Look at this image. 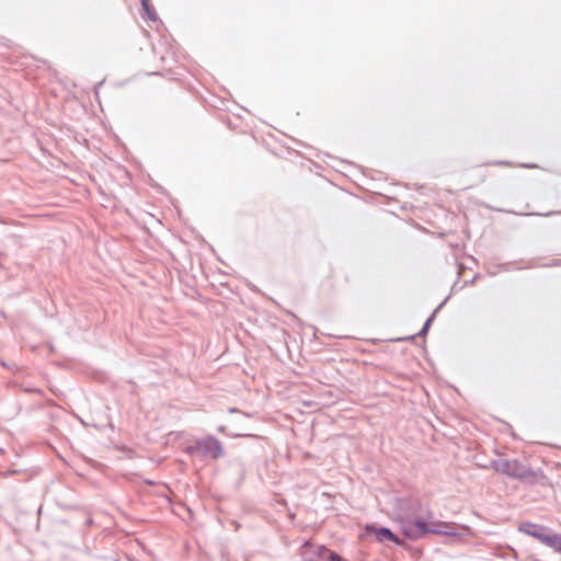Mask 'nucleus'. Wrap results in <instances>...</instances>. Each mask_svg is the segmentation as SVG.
I'll list each match as a JSON object with an SVG mask.
<instances>
[{"instance_id":"nucleus-1","label":"nucleus","mask_w":561,"mask_h":561,"mask_svg":"<svg viewBox=\"0 0 561 561\" xmlns=\"http://www.w3.org/2000/svg\"><path fill=\"white\" fill-rule=\"evenodd\" d=\"M401 529L410 539H419L426 534L450 535L454 527L442 520H402Z\"/></svg>"},{"instance_id":"nucleus-2","label":"nucleus","mask_w":561,"mask_h":561,"mask_svg":"<svg viewBox=\"0 0 561 561\" xmlns=\"http://www.w3.org/2000/svg\"><path fill=\"white\" fill-rule=\"evenodd\" d=\"M188 451L199 454L203 457L218 458L222 455V447L219 440L214 437H207L188 448Z\"/></svg>"},{"instance_id":"nucleus-3","label":"nucleus","mask_w":561,"mask_h":561,"mask_svg":"<svg viewBox=\"0 0 561 561\" xmlns=\"http://www.w3.org/2000/svg\"><path fill=\"white\" fill-rule=\"evenodd\" d=\"M518 530L533 538H536L543 545L547 543L548 538L552 535V533H550L547 527L529 522L522 523L518 527Z\"/></svg>"},{"instance_id":"nucleus-4","label":"nucleus","mask_w":561,"mask_h":561,"mask_svg":"<svg viewBox=\"0 0 561 561\" xmlns=\"http://www.w3.org/2000/svg\"><path fill=\"white\" fill-rule=\"evenodd\" d=\"M365 533L366 535H374L376 540L380 542L385 540H390L397 545L401 543L400 539L388 528H377L375 526L368 525L365 527Z\"/></svg>"},{"instance_id":"nucleus-5","label":"nucleus","mask_w":561,"mask_h":561,"mask_svg":"<svg viewBox=\"0 0 561 561\" xmlns=\"http://www.w3.org/2000/svg\"><path fill=\"white\" fill-rule=\"evenodd\" d=\"M497 470L512 477H522L524 474V468L515 460L499 462Z\"/></svg>"},{"instance_id":"nucleus-6","label":"nucleus","mask_w":561,"mask_h":561,"mask_svg":"<svg viewBox=\"0 0 561 561\" xmlns=\"http://www.w3.org/2000/svg\"><path fill=\"white\" fill-rule=\"evenodd\" d=\"M546 546L561 553V535L552 534L551 537L548 538Z\"/></svg>"},{"instance_id":"nucleus-7","label":"nucleus","mask_w":561,"mask_h":561,"mask_svg":"<svg viewBox=\"0 0 561 561\" xmlns=\"http://www.w3.org/2000/svg\"><path fill=\"white\" fill-rule=\"evenodd\" d=\"M554 265H557V266H561V260H557V261H556V263H554Z\"/></svg>"},{"instance_id":"nucleus-8","label":"nucleus","mask_w":561,"mask_h":561,"mask_svg":"<svg viewBox=\"0 0 561 561\" xmlns=\"http://www.w3.org/2000/svg\"><path fill=\"white\" fill-rule=\"evenodd\" d=\"M142 5L147 9V2L142 0Z\"/></svg>"}]
</instances>
